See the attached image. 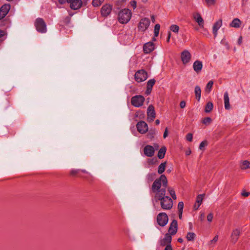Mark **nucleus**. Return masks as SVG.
Returning a JSON list of instances; mask_svg holds the SVG:
<instances>
[{"instance_id":"obj_1","label":"nucleus","mask_w":250,"mask_h":250,"mask_svg":"<svg viewBox=\"0 0 250 250\" xmlns=\"http://www.w3.org/2000/svg\"><path fill=\"white\" fill-rule=\"evenodd\" d=\"M167 187V178L165 175L162 174L154 181L151 190L155 194L156 200L160 201L161 208L163 209L169 210L172 208L173 201L169 196H166Z\"/></svg>"},{"instance_id":"obj_2","label":"nucleus","mask_w":250,"mask_h":250,"mask_svg":"<svg viewBox=\"0 0 250 250\" xmlns=\"http://www.w3.org/2000/svg\"><path fill=\"white\" fill-rule=\"evenodd\" d=\"M132 17V12L128 8L121 10L118 15V19L120 23L126 24L129 22Z\"/></svg>"},{"instance_id":"obj_3","label":"nucleus","mask_w":250,"mask_h":250,"mask_svg":"<svg viewBox=\"0 0 250 250\" xmlns=\"http://www.w3.org/2000/svg\"><path fill=\"white\" fill-rule=\"evenodd\" d=\"M35 25L37 30L41 33H44L47 31L46 25L42 18H38L36 19Z\"/></svg>"},{"instance_id":"obj_4","label":"nucleus","mask_w":250,"mask_h":250,"mask_svg":"<svg viewBox=\"0 0 250 250\" xmlns=\"http://www.w3.org/2000/svg\"><path fill=\"white\" fill-rule=\"evenodd\" d=\"M145 101V98L142 95H136L132 97L131 103L135 107H139L142 106Z\"/></svg>"},{"instance_id":"obj_5","label":"nucleus","mask_w":250,"mask_h":250,"mask_svg":"<svg viewBox=\"0 0 250 250\" xmlns=\"http://www.w3.org/2000/svg\"><path fill=\"white\" fill-rule=\"evenodd\" d=\"M191 54L188 50L185 49L181 53L180 58L184 65L189 63L191 60Z\"/></svg>"},{"instance_id":"obj_6","label":"nucleus","mask_w":250,"mask_h":250,"mask_svg":"<svg viewBox=\"0 0 250 250\" xmlns=\"http://www.w3.org/2000/svg\"><path fill=\"white\" fill-rule=\"evenodd\" d=\"M150 24V21L149 19L145 18L142 19L138 25V30L142 32H145L149 27Z\"/></svg>"},{"instance_id":"obj_7","label":"nucleus","mask_w":250,"mask_h":250,"mask_svg":"<svg viewBox=\"0 0 250 250\" xmlns=\"http://www.w3.org/2000/svg\"><path fill=\"white\" fill-rule=\"evenodd\" d=\"M168 218L167 214L164 212H161L157 216V221L159 225L161 227L165 226L168 223Z\"/></svg>"},{"instance_id":"obj_8","label":"nucleus","mask_w":250,"mask_h":250,"mask_svg":"<svg viewBox=\"0 0 250 250\" xmlns=\"http://www.w3.org/2000/svg\"><path fill=\"white\" fill-rule=\"evenodd\" d=\"M135 79L138 83L145 81L147 78V72L144 70H139L135 74Z\"/></svg>"},{"instance_id":"obj_9","label":"nucleus","mask_w":250,"mask_h":250,"mask_svg":"<svg viewBox=\"0 0 250 250\" xmlns=\"http://www.w3.org/2000/svg\"><path fill=\"white\" fill-rule=\"evenodd\" d=\"M147 120L148 122L153 121L156 117V112L154 107L149 105L147 109Z\"/></svg>"},{"instance_id":"obj_10","label":"nucleus","mask_w":250,"mask_h":250,"mask_svg":"<svg viewBox=\"0 0 250 250\" xmlns=\"http://www.w3.org/2000/svg\"><path fill=\"white\" fill-rule=\"evenodd\" d=\"M136 127L138 131L141 134L145 133L148 129L147 124L144 121L138 122L137 124Z\"/></svg>"},{"instance_id":"obj_11","label":"nucleus","mask_w":250,"mask_h":250,"mask_svg":"<svg viewBox=\"0 0 250 250\" xmlns=\"http://www.w3.org/2000/svg\"><path fill=\"white\" fill-rule=\"evenodd\" d=\"M240 234L241 230L240 229L237 228L233 229L230 236L231 242L233 244H235L238 241Z\"/></svg>"},{"instance_id":"obj_12","label":"nucleus","mask_w":250,"mask_h":250,"mask_svg":"<svg viewBox=\"0 0 250 250\" xmlns=\"http://www.w3.org/2000/svg\"><path fill=\"white\" fill-rule=\"evenodd\" d=\"M67 2L70 4V6L73 10H77L81 8L83 2L81 0H66Z\"/></svg>"},{"instance_id":"obj_13","label":"nucleus","mask_w":250,"mask_h":250,"mask_svg":"<svg viewBox=\"0 0 250 250\" xmlns=\"http://www.w3.org/2000/svg\"><path fill=\"white\" fill-rule=\"evenodd\" d=\"M112 9V6L109 4H105L104 5L101 9V13L103 16L107 17L108 16Z\"/></svg>"},{"instance_id":"obj_14","label":"nucleus","mask_w":250,"mask_h":250,"mask_svg":"<svg viewBox=\"0 0 250 250\" xmlns=\"http://www.w3.org/2000/svg\"><path fill=\"white\" fill-rule=\"evenodd\" d=\"M10 9V5L9 4H5L0 8V20L6 16Z\"/></svg>"},{"instance_id":"obj_15","label":"nucleus","mask_w":250,"mask_h":250,"mask_svg":"<svg viewBox=\"0 0 250 250\" xmlns=\"http://www.w3.org/2000/svg\"><path fill=\"white\" fill-rule=\"evenodd\" d=\"M155 49V44L152 42H149L144 44L143 50L145 53L148 54Z\"/></svg>"},{"instance_id":"obj_16","label":"nucleus","mask_w":250,"mask_h":250,"mask_svg":"<svg viewBox=\"0 0 250 250\" xmlns=\"http://www.w3.org/2000/svg\"><path fill=\"white\" fill-rule=\"evenodd\" d=\"M144 153L147 157H151L154 154V148L150 145H146L144 148Z\"/></svg>"},{"instance_id":"obj_17","label":"nucleus","mask_w":250,"mask_h":250,"mask_svg":"<svg viewBox=\"0 0 250 250\" xmlns=\"http://www.w3.org/2000/svg\"><path fill=\"white\" fill-rule=\"evenodd\" d=\"M177 231V222L175 220H173L170 224L168 229V233L170 235H174Z\"/></svg>"},{"instance_id":"obj_18","label":"nucleus","mask_w":250,"mask_h":250,"mask_svg":"<svg viewBox=\"0 0 250 250\" xmlns=\"http://www.w3.org/2000/svg\"><path fill=\"white\" fill-rule=\"evenodd\" d=\"M171 236L169 234L167 233L165 234L164 238L160 240V244L162 246L171 245Z\"/></svg>"},{"instance_id":"obj_19","label":"nucleus","mask_w":250,"mask_h":250,"mask_svg":"<svg viewBox=\"0 0 250 250\" xmlns=\"http://www.w3.org/2000/svg\"><path fill=\"white\" fill-rule=\"evenodd\" d=\"M222 25V21L221 19L218 20L213 24L212 27V33L215 37L217 35L218 30Z\"/></svg>"},{"instance_id":"obj_20","label":"nucleus","mask_w":250,"mask_h":250,"mask_svg":"<svg viewBox=\"0 0 250 250\" xmlns=\"http://www.w3.org/2000/svg\"><path fill=\"white\" fill-rule=\"evenodd\" d=\"M193 68L194 70L197 72H200L203 68V63L201 61L197 60L195 61L193 64Z\"/></svg>"},{"instance_id":"obj_21","label":"nucleus","mask_w":250,"mask_h":250,"mask_svg":"<svg viewBox=\"0 0 250 250\" xmlns=\"http://www.w3.org/2000/svg\"><path fill=\"white\" fill-rule=\"evenodd\" d=\"M193 18L201 27H204V21L201 15L199 13L194 14Z\"/></svg>"},{"instance_id":"obj_22","label":"nucleus","mask_w":250,"mask_h":250,"mask_svg":"<svg viewBox=\"0 0 250 250\" xmlns=\"http://www.w3.org/2000/svg\"><path fill=\"white\" fill-rule=\"evenodd\" d=\"M224 107L225 109L229 110L230 109V105L229 104V94L227 91L225 92L224 94Z\"/></svg>"},{"instance_id":"obj_23","label":"nucleus","mask_w":250,"mask_h":250,"mask_svg":"<svg viewBox=\"0 0 250 250\" xmlns=\"http://www.w3.org/2000/svg\"><path fill=\"white\" fill-rule=\"evenodd\" d=\"M242 24V21L238 18H235L230 23V26L234 28H239Z\"/></svg>"},{"instance_id":"obj_24","label":"nucleus","mask_w":250,"mask_h":250,"mask_svg":"<svg viewBox=\"0 0 250 250\" xmlns=\"http://www.w3.org/2000/svg\"><path fill=\"white\" fill-rule=\"evenodd\" d=\"M167 151V148L166 146L162 147L158 151V157L160 159H162L164 158L165 154Z\"/></svg>"},{"instance_id":"obj_25","label":"nucleus","mask_w":250,"mask_h":250,"mask_svg":"<svg viewBox=\"0 0 250 250\" xmlns=\"http://www.w3.org/2000/svg\"><path fill=\"white\" fill-rule=\"evenodd\" d=\"M205 196L204 194H199L197 196L196 198V203L197 204V207L196 208V210L198 209L200 206V205L202 204L204 197Z\"/></svg>"},{"instance_id":"obj_26","label":"nucleus","mask_w":250,"mask_h":250,"mask_svg":"<svg viewBox=\"0 0 250 250\" xmlns=\"http://www.w3.org/2000/svg\"><path fill=\"white\" fill-rule=\"evenodd\" d=\"M195 94L196 98L199 101L201 98V89L199 86L196 85L195 87Z\"/></svg>"},{"instance_id":"obj_27","label":"nucleus","mask_w":250,"mask_h":250,"mask_svg":"<svg viewBox=\"0 0 250 250\" xmlns=\"http://www.w3.org/2000/svg\"><path fill=\"white\" fill-rule=\"evenodd\" d=\"M167 163H161L158 167V173L160 174H162L165 170Z\"/></svg>"},{"instance_id":"obj_28","label":"nucleus","mask_w":250,"mask_h":250,"mask_svg":"<svg viewBox=\"0 0 250 250\" xmlns=\"http://www.w3.org/2000/svg\"><path fill=\"white\" fill-rule=\"evenodd\" d=\"M155 174L153 173H148L146 178V180L148 183L151 182L155 178Z\"/></svg>"},{"instance_id":"obj_29","label":"nucleus","mask_w":250,"mask_h":250,"mask_svg":"<svg viewBox=\"0 0 250 250\" xmlns=\"http://www.w3.org/2000/svg\"><path fill=\"white\" fill-rule=\"evenodd\" d=\"M196 237V234L194 232H189L187 233L186 238L188 241H193Z\"/></svg>"},{"instance_id":"obj_30","label":"nucleus","mask_w":250,"mask_h":250,"mask_svg":"<svg viewBox=\"0 0 250 250\" xmlns=\"http://www.w3.org/2000/svg\"><path fill=\"white\" fill-rule=\"evenodd\" d=\"M213 84V82L212 81H210L208 82V83L206 85V88H205V91L207 93H210L211 91V90L212 87V85Z\"/></svg>"},{"instance_id":"obj_31","label":"nucleus","mask_w":250,"mask_h":250,"mask_svg":"<svg viewBox=\"0 0 250 250\" xmlns=\"http://www.w3.org/2000/svg\"><path fill=\"white\" fill-rule=\"evenodd\" d=\"M212 108L213 104L211 102H209L206 105L205 111L206 113H208L212 110Z\"/></svg>"},{"instance_id":"obj_32","label":"nucleus","mask_w":250,"mask_h":250,"mask_svg":"<svg viewBox=\"0 0 250 250\" xmlns=\"http://www.w3.org/2000/svg\"><path fill=\"white\" fill-rule=\"evenodd\" d=\"M250 163L249 161L246 160V161H244L242 162V166H241L242 169H246L250 168Z\"/></svg>"},{"instance_id":"obj_33","label":"nucleus","mask_w":250,"mask_h":250,"mask_svg":"<svg viewBox=\"0 0 250 250\" xmlns=\"http://www.w3.org/2000/svg\"><path fill=\"white\" fill-rule=\"evenodd\" d=\"M160 29V25L159 24H156L154 26V33L155 37H158L159 34Z\"/></svg>"},{"instance_id":"obj_34","label":"nucleus","mask_w":250,"mask_h":250,"mask_svg":"<svg viewBox=\"0 0 250 250\" xmlns=\"http://www.w3.org/2000/svg\"><path fill=\"white\" fill-rule=\"evenodd\" d=\"M167 190L168 191L170 195H171V197L174 199H176V195L175 194V192L174 190L171 188H168L167 189Z\"/></svg>"},{"instance_id":"obj_35","label":"nucleus","mask_w":250,"mask_h":250,"mask_svg":"<svg viewBox=\"0 0 250 250\" xmlns=\"http://www.w3.org/2000/svg\"><path fill=\"white\" fill-rule=\"evenodd\" d=\"M104 0H93L92 4L93 6L97 7L101 5Z\"/></svg>"},{"instance_id":"obj_36","label":"nucleus","mask_w":250,"mask_h":250,"mask_svg":"<svg viewBox=\"0 0 250 250\" xmlns=\"http://www.w3.org/2000/svg\"><path fill=\"white\" fill-rule=\"evenodd\" d=\"M170 29L171 31L177 33L179 31V27L177 25L172 24L170 26Z\"/></svg>"},{"instance_id":"obj_37","label":"nucleus","mask_w":250,"mask_h":250,"mask_svg":"<svg viewBox=\"0 0 250 250\" xmlns=\"http://www.w3.org/2000/svg\"><path fill=\"white\" fill-rule=\"evenodd\" d=\"M155 83V80L154 79L149 80L147 83V87L152 88Z\"/></svg>"},{"instance_id":"obj_38","label":"nucleus","mask_w":250,"mask_h":250,"mask_svg":"<svg viewBox=\"0 0 250 250\" xmlns=\"http://www.w3.org/2000/svg\"><path fill=\"white\" fill-rule=\"evenodd\" d=\"M208 142L207 141H202L199 146V149L202 150H205V147L207 146Z\"/></svg>"},{"instance_id":"obj_39","label":"nucleus","mask_w":250,"mask_h":250,"mask_svg":"<svg viewBox=\"0 0 250 250\" xmlns=\"http://www.w3.org/2000/svg\"><path fill=\"white\" fill-rule=\"evenodd\" d=\"M211 119L210 117H206L203 120L202 123L206 125H208L211 123Z\"/></svg>"},{"instance_id":"obj_40","label":"nucleus","mask_w":250,"mask_h":250,"mask_svg":"<svg viewBox=\"0 0 250 250\" xmlns=\"http://www.w3.org/2000/svg\"><path fill=\"white\" fill-rule=\"evenodd\" d=\"M218 236L215 235V237L213 238V239H212L211 240H210L209 241L208 244L209 245H214L218 241Z\"/></svg>"},{"instance_id":"obj_41","label":"nucleus","mask_w":250,"mask_h":250,"mask_svg":"<svg viewBox=\"0 0 250 250\" xmlns=\"http://www.w3.org/2000/svg\"><path fill=\"white\" fill-rule=\"evenodd\" d=\"M80 171V169H73L70 171V175L72 176L76 175Z\"/></svg>"},{"instance_id":"obj_42","label":"nucleus","mask_w":250,"mask_h":250,"mask_svg":"<svg viewBox=\"0 0 250 250\" xmlns=\"http://www.w3.org/2000/svg\"><path fill=\"white\" fill-rule=\"evenodd\" d=\"M184 208V203L183 202H179L178 204V211H183Z\"/></svg>"},{"instance_id":"obj_43","label":"nucleus","mask_w":250,"mask_h":250,"mask_svg":"<svg viewBox=\"0 0 250 250\" xmlns=\"http://www.w3.org/2000/svg\"><path fill=\"white\" fill-rule=\"evenodd\" d=\"M205 1L208 5V6H211L215 4L216 0H205Z\"/></svg>"},{"instance_id":"obj_44","label":"nucleus","mask_w":250,"mask_h":250,"mask_svg":"<svg viewBox=\"0 0 250 250\" xmlns=\"http://www.w3.org/2000/svg\"><path fill=\"white\" fill-rule=\"evenodd\" d=\"M130 6L132 7L133 9H135L136 8L137 6V2L135 0H131L129 3Z\"/></svg>"},{"instance_id":"obj_45","label":"nucleus","mask_w":250,"mask_h":250,"mask_svg":"<svg viewBox=\"0 0 250 250\" xmlns=\"http://www.w3.org/2000/svg\"><path fill=\"white\" fill-rule=\"evenodd\" d=\"M192 138H193V136L191 133H188L186 136V139L189 142L192 141Z\"/></svg>"},{"instance_id":"obj_46","label":"nucleus","mask_w":250,"mask_h":250,"mask_svg":"<svg viewBox=\"0 0 250 250\" xmlns=\"http://www.w3.org/2000/svg\"><path fill=\"white\" fill-rule=\"evenodd\" d=\"M213 219V214L210 213L207 216V220L208 222H211Z\"/></svg>"},{"instance_id":"obj_47","label":"nucleus","mask_w":250,"mask_h":250,"mask_svg":"<svg viewBox=\"0 0 250 250\" xmlns=\"http://www.w3.org/2000/svg\"><path fill=\"white\" fill-rule=\"evenodd\" d=\"M241 195H242V196H244V197H248V196H249L250 195V192H247L246 191H243L241 192Z\"/></svg>"},{"instance_id":"obj_48","label":"nucleus","mask_w":250,"mask_h":250,"mask_svg":"<svg viewBox=\"0 0 250 250\" xmlns=\"http://www.w3.org/2000/svg\"><path fill=\"white\" fill-rule=\"evenodd\" d=\"M186 105V103L184 101H182L180 103V106L181 108H184L185 107Z\"/></svg>"},{"instance_id":"obj_49","label":"nucleus","mask_w":250,"mask_h":250,"mask_svg":"<svg viewBox=\"0 0 250 250\" xmlns=\"http://www.w3.org/2000/svg\"><path fill=\"white\" fill-rule=\"evenodd\" d=\"M6 36V33L3 30H0V38Z\"/></svg>"},{"instance_id":"obj_50","label":"nucleus","mask_w":250,"mask_h":250,"mask_svg":"<svg viewBox=\"0 0 250 250\" xmlns=\"http://www.w3.org/2000/svg\"><path fill=\"white\" fill-rule=\"evenodd\" d=\"M167 135H168V130H167V128H166L165 129V131L164 132L163 137L164 138H166L167 136Z\"/></svg>"},{"instance_id":"obj_51","label":"nucleus","mask_w":250,"mask_h":250,"mask_svg":"<svg viewBox=\"0 0 250 250\" xmlns=\"http://www.w3.org/2000/svg\"><path fill=\"white\" fill-rule=\"evenodd\" d=\"M166 246L165 250H172L171 245H168Z\"/></svg>"},{"instance_id":"obj_52","label":"nucleus","mask_w":250,"mask_h":250,"mask_svg":"<svg viewBox=\"0 0 250 250\" xmlns=\"http://www.w3.org/2000/svg\"><path fill=\"white\" fill-rule=\"evenodd\" d=\"M185 153L186 155H189L191 153V149L190 148H188V150H187Z\"/></svg>"},{"instance_id":"obj_53","label":"nucleus","mask_w":250,"mask_h":250,"mask_svg":"<svg viewBox=\"0 0 250 250\" xmlns=\"http://www.w3.org/2000/svg\"><path fill=\"white\" fill-rule=\"evenodd\" d=\"M152 90V88L147 87V89L146 91V93L148 95L150 93L151 91Z\"/></svg>"},{"instance_id":"obj_54","label":"nucleus","mask_w":250,"mask_h":250,"mask_svg":"<svg viewBox=\"0 0 250 250\" xmlns=\"http://www.w3.org/2000/svg\"><path fill=\"white\" fill-rule=\"evenodd\" d=\"M242 42V37H240L239 39H238V43L239 44H240Z\"/></svg>"},{"instance_id":"obj_55","label":"nucleus","mask_w":250,"mask_h":250,"mask_svg":"<svg viewBox=\"0 0 250 250\" xmlns=\"http://www.w3.org/2000/svg\"><path fill=\"white\" fill-rule=\"evenodd\" d=\"M179 213V219H181L182 217V213L183 211H178Z\"/></svg>"},{"instance_id":"obj_56","label":"nucleus","mask_w":250,"mask_h":250,"mask_svg":"<svg viewBox=\"0 0 250 250\" xmlns=\"http://www.w3.org/2000/svg\"><path fill=\"white\" fill-rule=\"evenodd\" d=\"M205 215L204 213H202L200 216V219L201 220H203L204 218Z\"/></svg>"},{"instance_id":"obj_57","label":"nucleus","mask_w":250,"mask_h":250,"mask_svg":"<svg viewBox=\"0 0 250 250\" xmlns=\"http://www.w3.org/2000/svg\"><path fill=\"white\" fill-rule=\"evenodd\" d=\"M170 33L169 32V33H168V35L167 39V42H168L169 41V39H170Z\"/></svg>"},{"instance_id":"obj_58","label":"nucleus","mask_w":250,"mask_h":250,"mask_svg":"<svg viewBox=\"0 0 250 250\" xmlns=\"http://www.w3.org/2000/svg\"><path fill=\"white\" fill-rule=\"evenodd\" d=\"M178 242H179V243H182L183 242V239L181 238H179L177 240Z\"/></svg>"},{"instance_id":"obj_59","label":"nucleus","mask_w":250,"mask_h":250,"mask_svg":"<svg viewBox=\"0 0 250 250\" xmlns=\"http://www.w3.org/2000/svg\"><path fill=\"white\" fill-rule=\"evenodd\" d=\"M59 1L61 4H63L65 2V0H59Z\"/></svg>"},{"instance_id":"obj_60","label":"nucleus","mask_w":250,"mask_h":250,"mask_svg":"<svg viewBox=\"0 0 250 250\" xmlns=\"http://www.w3.org/2000/svg\"><path fill=\"white\" fill-rule=\"evenodd\" d=\"M80 171H82L83 173H88V172L85 169H80Z\"/></svg>"},{"instance_id":"obj_61","label":"nucleus","mask_w":250,"mask_h":250,"mask_svg":"<svg viewBox=\"0 0 250 250\" xmlns=\"http://www.w3.org/2000/svg\"><path fill=\"white\" fill-rule=\"evenodd\" d=\"M155 123L156 125H158L160 124V120L157 119L155 121Z\"/></svg>"},{"instance_id":"obj_62","label":"nucleus","mask_w":250,"mask_h":250,"mask_svg":"<svg viewBox=\"0 0 250 250\" xmlns=\"http://www.w3.org/2000/svg\"><path fill=\"white\" fill-rule=\"evenodd\" d=\"M151 20L152 22H154L155 21V17L153 15L151 16Z\"/></svg>"},{"instance_id":"obj_63","label":"nucleus","mask_w":250,"mask_h":250,"mask_svg":"<svg viewBox=\"0 0 250 250\" xmlns=\"http://www.w3.org/2000/svg\"><path fill=\"white\" fill-rule=\"evenodd\" d=\"M156 37H155V36H154V37L152 38V42H155V41H156Z\"/></svg>"},{"instance_id":"obj_64","label":"nucleus","mask_w":250,"mask_h":250,"mask_svg":"<svg viewBox=\"0 0 250 250\" xmlns=\"http://www.w3.org/2000/svg\"><path fill=\"white\" fill-rule=\"evenodd\" d=\"M197 207V204L196 203L194 205V208L196 209V208Z\"/></svg>"}]
</instances>
